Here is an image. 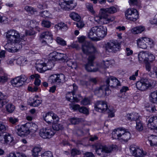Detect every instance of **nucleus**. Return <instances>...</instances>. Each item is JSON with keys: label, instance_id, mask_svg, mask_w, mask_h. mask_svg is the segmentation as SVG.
<instances>
[{"label": "nucleus", "instance_id": "b1692460", "mask_svg": "<svg viewBox=\"0 0 157 157\" xmlns=\"http://www.w3.org/2000/svg\"><path fill=\"white\" fill-rule=\"evenodd\" d=\"M126 117L128 120L130 121H136L139 120L140 116L138 114L136 113H133L127 115Z\"/></svg>", "mask_w": 157, "mask_h": 157}, {"label": "nucleus", "instance_id": "f8f14e48", "mask_svg": "<svg viewBox=\"0 0 157 157\" xmlns=\"http://www.w3.org/2000/svg\"><path fill=\"white\" fill-rule=\"evenodd\" d=\"M94 109L96 111L103 113L108 109L107 103L105 101H97L95 104Z\"/></svg>", "mask_w": 157, "mask_h": 157}, {"label": "nucleus", "instance_id": "9b49d317", "mask_svg": "<svg viewBox=\"0 0 157 157\" xmlns=\"http://www.w3.org/2000/svg\"><path fill=\"white\" fill-rule=\"evenodd\" d=\"M120 47V44L116 41H109L106 43L105 46L106 50H110L114 52L119 51Z\"/></svg>", "mask_w": 157, "mask_h": 157}, {"label": "nucleus", "instance_id": "052dcab7", "mask_svg": "<svg viewBox=\"0 0 157 157\" xmlns=\"http://www.w3.org/2000/svg\"><path fill=\"white\" fill-rule=\"evenodd\" d=\"M9 121L13 124H14L18 121V119L14 117H10L8 118Z\"/></svg>", "mask_w": 157, "mask_h": 157}, {"label": "nucleus", "instance_id": "473e14b6", "mask_svg": "<svg viewBox=\"0 0 157 157\" xmlns=\"http://www.w3.org/2000/svg\"><path fill=\"white\" fill-rule=\"evenodd\" d=\"M150 100L153 103H157V91L151 92L150 95Z\"/></svg>", "mask_w": 157, "mask_h": 157}, {"label": "nucleus", "instance_id": "ddd939ff", "mask_svg": "<svg viewBox=\"0 0 157 157\" xmlns=\"http://www.w3.org/2000/svg\"><path fill=\"white\" fill-rule=\"evenodd\" d=\"M101 13L100 17L97 16L94 17V20L96 22L100 24V22H102L104 24H107L114 21V18H110L105 15L103 13Z\"/></svg>", "mask_w": 157, "mask_h": 157}, {"label": "nucleus", "instance_id": "37998d69", "mask_svg": "<svg viewBox=\"0 0 157 157\" xmlns=\"http://www.w3.org/2000/svg\"><path fill=\"white\" fill-rule=\"evenodd\" d=\"M6 111L10 113H12L15 109V106L9 103L6 105Z\"/></svg>", "mask_w": 157, "mask_h": 157}, {"label": "nucleus", "instance_id": "0eeeda50", "mask_svg": "<svg viewBox=\"0 0 157 157\" xmlns=\"http://www.w3.org/2000/svg\"><path fill=\"white\" fill-rule=\"evenodd\" d=\"M59 5L63 9L68 10H73L77 6V3L74 0H61Z\"/></svg>", "mask_w": 157, "mask_h": 157}, {"label": "nucleus", "instance_id": "49530a36", "mask_svg": "<svg viewBox=\"0 0 157 157\" xmlns=\"http://www.w3.org/2000/svg\"><path fill=\"white\" fill-rule=\"evenodd\" d=\"M63 128V125L60 124L58 123L53 124L52 125V128H51L53 129V130L55 132V131H58L61 130Z\"/></svg>", "mask_w": 157, "mask_h": 157}, {"label": "nucleus", "instance_id": "79ce46f5", "mask_svg": "<svg viewBox=\"0 0 157 157\" xmlns=\"http://www.w3.org/2000/svg\"><path fill=\"white\" fill-rule=\"evenodd\" d=\"M136 9L134 8H129L125 12V16L126 18L128 20L129 17H130L132 14L133 13L134 11Z\"/></svg>", "mask_w": 157, "mask_h": 157}, {"label": "nucleus", "instance_id": "1a4fd4ad", "mask_svg": "<svg viewBox=\"0 0 157 157\" xmlns=\"http://www.w3.org/2000/svg\"><path fill=\"white\" fill-rule=\"evenodd\" d=\"M27 77L24 75L16 77L11 81L12 85L14 87H19L21 86L26 82Z\"/></svg>", "mask_w": 157, "mask_h": 157}, {"label": "nucleus", "instance_id": "3c124183", "mask_svg": "<svg viewBox=\"0 0 157 157\" xmlns=\"http://www.w3.org/2000/svg\"><path fill=\"white\" fill-rule=\"evenodd\" d=\"M86 8L87 10L92 13H94V11L93 10L92 5L90 3H87L86 4Z\"/></svg>", "mask_w": 157, "mask_h": 157}, {"label": "nucleus", "instance_id": "f03ea898", "mask_svg": "<svg viewBox=\"0 0 157 157\" xmlns=\"http://www.w3.org/2000/svg\"><path fill=\"white\" fill-rule=\"evenodd\" d=\"M112 134L113 139L122 140L125 142H127L131 137V134L129 132L124 129H115L113 131Z\"/></svg>", "mask_w": 157, "mask_h": 157}, {"label": "nucleus", "instance_id": "de8ad7c7", "mask_svg": "<svg viewBox=\"0 0 157 157\" xmlns=\"http://www.w3.org/2000/svg\"><path fill=\"white\" fill-rule=\"evenodd\" d=\"M56 41L57 43L59 45L63 46L66 45V42L61 37H57L56 39Z\"/></svg>", "mask_w": 157, "mask_h": 157}, {"label": "nucleus", "instance_id": "c85d7f7f", "mask_svg": "<svg viewBox=\"0 0 157 157\" xmlns=\"http://www.w3.org/2000/svg\"><path fill=\"white\" fill-rule=\"evenodd\" d=\"M73 90L71 92H68L67 93L66 95V98L67 100L69 101H71V100H72V96L70 97L71 94V93L73 96H74L75 92L77 90V86H76L75 84H73Z\"/></svg>", "mask_w": 157, "mask_h": 157}, {"label": "nucleus", "instance_id": "f704fd0d", "mask_svg": "<svg viewBox=\"0 0 157 157\" xmlns=\"http://www.w3.org/2000/svg\"><path fill=\"white\" fill-rule=\"evenodd\" d=\"M8 41V43L4 45L5 49L9 52H14L12 49L13 48V43L12 42Z\"/></svg>", "mask_w": 157, "mask_h": 157}, {"label": "nucleus", "instance_id": "6ab92c4d", "mask_svg": "<svg viewBox=\"0 0 157 157\" xmlns=\"http://www.w3.org/2000/svg\"><path fill=\"white\" fill-rule=\"evenodd\" d=\"M17 129V135L21 136H24L29 134V129L26 126V124L21 125L20 127L18 126Z\"/></svg>", "mask_w": 157, "mask_h": 157}, {"label": "nucleus", "instance_id": "a18cd8bd", "mask_svg": "<svg viewBox=\"0 0 157 157\" xmlns=\"http://www.w3.org/2000/svg\"><path fill=\"white\" fill-rule=\"evenodd\" d=\"M41 100L34 99H33V101L30 103L29 102V103L30 106L35 107L39 106L41 103Z\"/></svg>", "mask_w": 157, "mask_h": 157}, {"label": "nucleus", "instance_id": "680f3d73", "mask_svg": "<svg viewBox=\"0 0 157 157\" xmlns=\"http://www.w3.org/2000/svg\"><path fill=\"white\" fill-rule=\"evenodd\" d=\"M25 9L27 11L29 12L31 14H33L34 13V9L31 6H26L25 7Z\"/></svg>", "mask_w": 157, "mask_h": 157}, {"label": "nucleus", "instance_id": "4c0bfd02", "mask_svg": "<svg viewBox=\"0 0 157 157\" xmlns=\"http://www.w3.org/2000/svg\"><path fill=\"white\" fill-rule=\"evenodd\" d=\"M135 10L133 13L131 15V17H129V18L128 20L134 21H136L138 18L139 14L138 12L136 10Z\"/></svg>", "mask_w": 157, "mask_h": 157}, {"label": "nucleus", "instance_id": "aec40b11", "mask_svg": "<svg viewBox=\"0 0 157 157\" xmlns=\"http://www.w3.org/2000/svg\"><path fill=\"white\" fill-rule=\"evenodd\" d=\"M117 11V9L114 6H111L109 8H102L100 10V13H103L105 15L107 16L108 17L111 18L113 17L114 18V20L115 19V17H110L107 13H114Z\"/></svg>", "mask_w": 157, "mask_h": 157}, {"label": "nucleus", "instance_id": "c03bdc74", "mask_svg": "<svg viewBox=\"0 0 157 157\" xmlns=\"http://www.w3.org/2000/svg\"><path fill=\"white\" fill-rule=\"evenodd\" d=\"M67 65L71 68L76 69L77 67V64L76 62L73 61L72 60H67Z\"/></svg>", "mask_w": 157, "mask_h": 157}, {"label": "nucleus", "instance_id": "4468645a", "mask_svg": "<svg viewBox=\"0 0 157 157\" xmlns=\"http://www.w3.org/2000/svg\"><path fill=\"white\" fill-rule=\"evenodd\" d=\"M65 78V76L63 74L53 75L50 76L49 80L52 83H58L64 82Z\"/></svg>", "mask_w": 157, "mask_h": 157}, {"label": "nucleus", "instance_id": "20e7f679", "mask_svg": "<svg viewBox=\"0 0 157 157\" xmlns=\"http://www.w3.org/2000/svg\"><path fill=\"white\" fill-rule=\"evenodd\" d=\"M151 81L146 78H142L136 83L137 88L140 90L145 91L152 87Z\"/></svg>", "mask_w": 157, "mask_h": 157}, {"label": "nucleus", "instance_id": "4be33fe9", "mask_svg": "<svg viewBox=\"0 0 157 157\" xmlns=\"http://www.w3.org/2000/svg\"><path fill=\"white\" fill-rule=\"evenodd\" d=\"M146 37H142L137 40V43L138 46L140 48L146 49L147 47L146 43Z\"/></svg>", "mask_w": 157, "mask_h": 157}, {"label": "nucleus", "instance_id": "e2e57ef3", "mask_svg": "<svg viewBox=\"0 0 157 157\" xmlns=\"http://www.w3.org/2000/svg\"><path fill=\"white\" fill-rule=\"evenodd\" d=\"M42 25L43 26L48 28H49L51 26L50 22L47 21H43L42 22Z\"/></svg>", "mask_w": 157, "mask_h": 157}, {"label": "nucleus", "instance_id": "864d4df0", "mask_svg": "<svg viewBox=\"0 0 157 157\" xmlns=\"http://www.w3.org/2000/svg\"><path fill=\"white\" fill-rule=\"evenodd\" d=\"M79 111L81 113H83L86 115H88L89 113L88 109L85 107H82L79 109Z\"/></svg>", "mask_w": 157, "mask_h": 157}, {"label": "nucleus", "instance_id": "bb28decb", "mask_svg": "<svg viewBox=\"0 0 157 157\" xmlns=\"http://www.w3.org/2000/svg\"><path fill=\"white\" fill-rule=\"evenodd\" d=\"M147 55V52H140L138 55V58L139 62L141 63L143 61H146Z\"/></svg>", "mask_w": 157, "mask_h": 157}, {"label": "nucleus", "instance_id": "6e6d98bb", "mask_svg": "<svg viewBox=\"0 0 157 157\" xmlns=\"http://www.w3.org/2000/svg\"><path fill=\"white\" fill-rule=\"evenodd\" d=\"M69 121L72 124H78L79 121V119L75 117H73L70 119Z\"/></svg>", "mask_w": 157, "mask_h": 157}, {"label": "nucleus", "instance_id": "c756f323", "mask_svg": "<svg viewBox=\"0 0 157 157\" xmlns=\"http://www.w3.org/2000/svg\"><path fill=\"white\" fill-rule=\"evenodd\" d=\"M145 30L144 27L139 26L133 28L131 30L132 32L134 34H137L141 33Z\"/></svg>", "mask_w": 157, "mask_h": 157}, {"label": "nucleus", "instance_id": "a19ab883", "mask_svg": "<svg viewBox=\"0 0 157 157\" xmlns=\"http://www.w3.org/2000/svg\"><path fill=\"white\" fill-rule=\"evenodd\" d=\"M136 126V129L139 131H141L143 129V124L140 119L137 120Z\"/></svg>", "mask_w": 157, "mask_h": 157}, {"label": "nucleus", "instance_id": "8fccbe9b", "mask_svg": "<svg viewBox=\"0 0 157 157\" xmlns=\"http://www.w3.org/2000/svg\"><path fill=\"white\" fill-rule=\"evenodd\" d=\"M146 61L152 62L155 59L154 56L150 53L147 52V56Z\"/></svg>", "mask_w": 157, "mask_h": 157}, {"label": "nucleus", "instance_id": "a211bd4d", "mask_svg": "<svg viewBox=\"0 0 157 157\" xmlns=\"http://www.w3.org/2000/svg\"><path fill=\"white\" fill-rule=\"evenodd\" d=\"M106 85L112 87H116L120 86V83L118 80L115 78L111 77L106 79L105 81Z\"/></svg>", "mask_w": 157, "mask_h": 157}, {"label": "nucleus", "instance_id": "5701e85b", "mask_svg": "<svg viewBox=\"0 0 157 157\" xmlns=\"http://www.w3.org/2000/svg\"><path fill=\"white\" fill-rule=\"evenodd\" d=\"M4 144H8L11 146H13L15 144V143L13 138L10 134H6L4 136Z\"/></svg>", "mask_w": 157, "mask_h": 157}, {"label": "nucleus", "instance_id": "13d9d810", "mask_svg": "<svg viewBox=\"0 0 157 157\" xmlns=\"http://www.w3.org/2000/svg\"><path fill=\"white\" fill-rule=\"evenodd\" d=\"M146 41L147 44H148L149 45V47L151 48L153 47L154 45V42L152 40L146 37Z\"/></svg>", "mask_w": 157, "mask_h": 157}, {"label": "nucleus", "instance_id": "338daca9", "mask_svg": "<svg viewBox=\"0 0 157 157\" xmlns=\"http://www.w3.org/2000/svg\"><path fill=\"white\" fill-rule=\"evenodd\" d=\"M70 108L74 110H77L78 109L79 110V109L80 108V106L78 105H71Z\"/></svg>", "mask_w": 157, "mask_h": 157}, {"label": "nucleus", "instance_id": "6e6552de", "mask_svg": "<svg viewBox=\"0 0 157 157\" xmlns=\"http://www.w3.org/2000/svg\"><path fill=\"white\" fill-rule=\"evenodd\" d=\"M55 132L51 128H43L40 130V136L44 139L51 138L55 134Z\"/></svg>", "mask_w": 157, "mask_h": 157}, {"label": "nucleus", "instance_id": "f3484780", "mask_svg": "<svg viewBox=\"0 0 157 157\" xmlns=\"http://www.w3.org/2000/svg\"><path fill=\"white\" fill-rule=\"evenodd\" d=\"M147 126L151 129L157 130V116L148 117L147 118Z\"/></svg>", "mask_w": 157, "mask_h": 157}, {"label": "nucleus", "instance_id": "ea45409f", "mask_svg": "<svg viewBox=\"0 0 157 157\" xmlns=\"http://www.w3.org/2000/svg\"><path fill=\"white\" fill-rule=\"evenodd\" d=\"M41 150V148L40 147H34L32 150L33 155L35 157L38 156Z\"/></svg>", "mask_w": 157, "mask_h": 157}, {"label": "nucleus", "instance_id": "393cba45", "mask_svg": "<svg viewBox=\"0 0 157 157\" xmlns=\"http://www.w3.org/2000/svg\"><path fill=\"white\" fill-rule=\"evenodd\" d=\"M26 126L29 129V133L30 132L34 133L36 132L38 128L37 125L35 124L32 122L28 123H26Z\"/></svg>", "mask_w": 157, "mask_h": 157}, {"label": "nucleus", "instance_id": "e433bc0d", "mask_svg": "<svg viewBox=\"0 0 157 157\" xmlns=\"http://www.w3.org/2000/svg\"><path fill=\"white\" fill-rule=\"evenodd\" d=\"M67 56L66 54L58 53L56 56L55 60H61L65 61L67 58Z\"/></svg>", "mask_w": 157, "mask_h": 157}, {"label": "nucleus", "instance_id": "09e8293b", "mask_svg": "<svg viewBox=\"0 0 157 157\" xmlns=\"http://www.w3.org/2000/svg\"><path fill=\"white\" fill-rule=\"evenodd\" d=\"M17 61L18 64L23 65L26 63L27 59L25 57L21 56L17 59Z\"/></svg>", "mask_w": 157, "mask_h": 157}, {"label": "nucleus", "instance_id": "2f4dec72", "mask_svg": "<svg viewBox=\"0 0 157 157\" xmlns=\"http://www.w3.org/2000/svg\"><path fill=\"white\" fill-rule=\"evenodd\" d=\"M55 26L58 29L63 31H66L68 29L67 25L63 22L59 23L57 25H56Z\"/></svg>", "mask_w": 157, "mask_h": 157}, {"label": "nucleus", "instance_id": "4d7b16f0", "mask_svg": "<svg viewBox=\"0 0 157 157\" xmlns=\"http://www.w3.org/2000/svg\"><path fill=\"white\" fill-rule=\"evenodd\" d=\"M41 157H53V156L51 151H47L41 154Z\"/></svg>", "mask_w": 157, "mask_h": 157}, {"label": "nucleus", "instance_id": "69168bd1", "mask_svg": "<svg viewBox=\"0 0 157 157\" xmlns=\"http://www.w3.org/2000/svg\"><path fill=\"white\" fill-rule=\"evenodd\" d=\"M80 152L77 150L76 149H73L71 152V155L73 156H75L76 155H79Z\"/></svg>", "mask_w": 157, "mask_h": 157}, {"label": "nucleus", "instance_id": "603ef678", "mask_svg": "<svg viewBox=\"0 0 157 157\" xmlns=\"http://www.w3.org/2000/svg\"><path fill=\"white\" fill-rule=\"evenodd\" d=\"M76 25V26L79 29H82L83 28L85 25V24L82 21H77V22L75 23Z\"/></svg>", "mask_w": 157, "mask_h": 157}, {"label": "nucleus", "instance_id": "9d476101", "mask_svg": "<svg viewBox=\"0 0 157 157\" xmlns=\"http://www.w3.org/2000/svg\"><path fill=\"white\" fill-rule=\"evenodd\" d=\"M53 63L52 60L50 59L48 60L47 63H36V66L37 70L41 73L44 72L50 68V67H48V66H53Z\"/></svg>", "mask_w": 157, "mask_h": 157}, {"label": "nucleus", "instance_id": "5fc2aeb1", "mask_svg": "<svg viewBox=\"0 0 157 157\" xmlns=\"http://www.w3.org/2000/svg\"><path fill=\"white\" fill-rule=\"evenodd\" d=\"M41 16L44 17H48L50 16V13L47 10L44 11L40 12Z\"/></svg>", "mask_w": 157, "mask_h": 157}, {"label": "nucleus", "instance_id": "f257e3e1", "mask_svg": "<svg viewBox=\"0 0 157 157\" xmlns=\"http://www.w3.org/2000/svg\"><path fill=\"white\" fill-rule=\"evenodd\" d=\"M107 29L103 26H95L88 33L87 36L92 41H97L103 39L107 34Z\"/></svg>", "mask_w": 157, "mask_h": 157}, {"label": "nucleus", "instance_id": "72a5a7b5", "mask_svg": "<svg viewBox=\"0 0 157 157\" xmlns=\"http://www.w3.org/2000/svg\"><path fill=\"white\" fill-rule=\"evenodd\" d=\"M70 17L74 20L77 21H79L81 18L80 16L76 13L72 12L69 14Z\"/></svg>", "mask_w": 157, "mask_h": 157}, {"label": "nucleus", "instance_id": "dca6fc26", "mask_svg": "<svg viewBox=\"0 0 157 157\" xmlns=\"http://www.w3.org/2000/svg\"><path fill=\"white\" fill-rule=\"evenodd\" d=\"M130 150L131 152L134 156V157H142L146 155L145 152L142 149L138 148H136L133 146L130 147Z\"/></svg>", "mask_w": 157, "mask_h": 157}, {"label": "nucleus", "instance_id": "423d86ee", "mask_svg": "<svg viewBox=\"0 0 157 157\" xmlns=\"http://www.w3.org/2000/svg\"><path fill=\"white\" fill-rule=\"evenodd\" d=\"M22 36L20 37L19 33L14 29H11L8 31L6 34L7 41L11 42L18 41L20 40L21 38H22Z\"/></svg>", "mask_w": 157, "mask_h": 157}, {"label": "nucleus", "instance_id": "774afa93", "mask_svg": "<svg viewBox=\"0 0 157 157\" xmlns=\"http://www.w3.org/2000/svg\"><path fill=\"white\" fill-rule=\"evenodd\" d=\"M7 21V18L5 17H2L0 15V23L5 24Z\"/></svg>", "mask_w": 157, "mask_h": 157}, {"label": "nucleus", "instance_id": "0e129e2a", "mask_svg": "<svg viewBox=\"0 0 157 157\" xmlns=\"http://www.w3.org/2000/svg\"><path fill=\"white\" fill-rule=\"evenodd\" d=\"M81 102L82 104L83 105H86L90 104V101L89 98H85L83 99Z\"/></svg>", "mask_w": 157, "mask_h": 157}, {"label": "nucleus", "instance_id": "7c9ffc66", "mask_svg": "<svg viewBox=\"0 0 157 157\" xmlns=\"http://www.w3.org/2000/svg\"><path fill=\"white\" fill-rule=\"evenodd\" d=\"M52 35L51 32L46 31L42 33L40 35V37L41 38H45L49 39L52 38Z\"/></svg>", "mask_w": 157, "mask_h": 157}, {"label": "nucleus", "instance_id": "a878e982", "mask_svg": "<svg viewBox=\"0 0 157 157\" xmlns=\"http://www.w3.org/2000/svg\"><path fill=\"white\" fill-rule=\"evenodd\" d=\"M148 140L151 146H157V136L151 135L148 137Z\"/></svg>", "mask_w": 157, "mask_h": 157}, {"label": "nucleus", "instance_id": "2eb2a0df", "mask_svg": "<svg viewBox=\"0 0 157 157\" xmlns=\"http://www.w3.org/2000/svg\"><path fill=\"white\" fill-rule=\"evenodd\" d=\"M94 57V56L91 55L88 58V63L85 65V68L87 71L90 72H95L98 71V68H92L93 67V61Z\"/></svg>", "mask_w": 157, "mask_h": 157}, {"label": "nucleus", "instance_id": "c9c22d12", "mask_svg": "<svg viewBox=\"0 0 157 157\" xmlns=\"http://www.w3.org/2000/svg\"><path fill=\"white\" fill-rule=\"evenodd\" d=\"M149 75L152 78H157V67L155 66H153L152 68L151 71Z\"/></svg>", "mask_w": 157, "mask_h": 157}, {"label": "nucleus", "instance_id": "bf43d9fd", "mask_svg": "<svg viewBox=\"0 0 157 157\" xmlns=\"http://www.w3.org/2000/svg\"><path fill=\"white\" fill-rule=\"evenodd\" d=\"M7 129V127L3 123L0 122V132H5Z\"/></svg>", "mask_w": 157, "mask_h": 157}, {"label": "nucleus", "instance_id": "39448f33", "mask_svg": "<svg viewBox=\"0 0 157 157\" xmlns=\"http://www.w3.org/2000/svg\"><path fill=\"white\" fill-rule=\"evenodd\" d=\"M82 50L84 54L86 55H90L89 56L91 55L94 56L93 54L98 52L97 48L95 47L92 44L88 42H86L82 45Z\"/></svg>", "mask_w": 157, "mask_h": 157}, {"label": "nucleus", "instance_id": "58836bf2", "mask_svg": "<svg viewBox=\"0 0 157 157\" xmlns=\"http://www.w3.org/2000/svg\"><path fill=\"white\" fill-rule=\"evenodd\" d=\"M109 86L104 85L101 86L99 89V90H101L104 91L105 92V94L106 95H108L111 93V90H109Z\"/></svg>", "mask_w": 157, "mask_h": 157}, {"label": "nucleus", "instance_id": "7ed1b4c3", "mask_svg": "<svg viewBox=\"0 0 157 157\" xmlns=\"http://www.w3.org/2000/svg\"><path fill=\"white\" fill-rule=\"evenodd\" d=\"M95 150L96 153L102 157H105L108 154L111 152L113 149L112 147H107L101 144H98L95 145Z\"/></svg>", "mask_w": 157, "mask_h": 157}, {"label": "nucleus", "instance_id": "412c9836", "mask_svg": "<svg viewBox=\"0 0 157 157\" xmlns=\"http://www.w3.org/2000/svg\"><path fill=\"white\" fill-rule=\"evenodd\" d=\"M22 38H21L20 40L18 41H14V42H12L13 44V48L12 49V50L14 52H17L22 48L23 44L22 42L25 41V36H22Z\"/></svg>", "mask_w": 157, "mask_h": 157}, {"label": "nucleus", "instance_id": "cd10ccee", "mask_svg": "<svg viewBox=\"0 0 157 157\" xmlns=\"http://www.w3.org/2000/svg\"><path fill=\"white\" fill-rule=\"evenodd\" d=\"M44 120L48 124H51L53 122L52 118V112L46 113L43 116Z\"/></svg>", "mask_w": 157, "mask_h": 157}]
</instances>
